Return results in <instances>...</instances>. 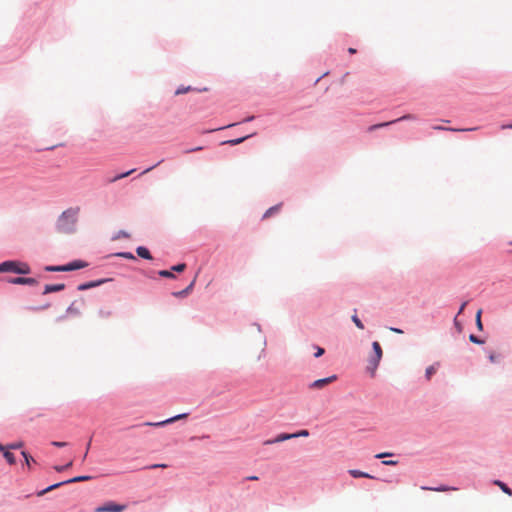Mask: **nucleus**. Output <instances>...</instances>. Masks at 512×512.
Wrapping results in <instances>:
<instances>
[{
    "label": "nucleus",
    "instance_id": "22",
    "mask_svg": "<svg viewBox=\"0 0 512 512\" xmlns=\"http://www.w3.org/2000/svg\"><path fill=\"white\" fill-rule=\"evenodd\" d=\"M134 171H135V169H132V170L127 171V172H125V173L119 174V175L115 176L114 178H112V179L110 180V182H116V181H118V180H120V179H122V178H125V177H127V176L131 175Z\"/></svg>",
    "mask_w": 512,
    "mask_h": 512
},
{
    "label": "nucleus",
    "instance_id": "47",
    "mask_svg": "<svg viewBox=\"0 0 512 512\" xmlns=\"http://www.w3.org/2000/svg\"><path fill=\"white\" fill-rule=\"evenodd\" d=\"M512 129V124H508V125H502L501 126V129Z\"/></svg>",
    "mask_w": 512,
    "mask_h": 512
},
{
    "label": "nucleus",
    "instance_id": "14",
    "mask_svg": "<svg viewBox=\"0 0 512 512\" xmlns=\"http://www.w3.org/2000/svg\"><path fill=\"white\" fill-rule=\"evenodd\" d=\"M136 253L141 258H144V259H147V260H151L152 259V255L150 254L149 250L146 247L139 246L136 249Z\"/></svg>",
    "mask_w": 512,
    "mask_h": 512
},
{
    "label": "nucleus",
    "instance_id": "29",
    "mask_svg": "<svg viewBox=\"0 0 512 512\" xmlns=\"http://www.w3.org/2000/svg\"><path fill=\"white\" fill-rule=\"evenodd\" d=\"M352 321L355 323V325H356L359 329H364V325H363V323L361 322V320L357 317V315H353V316H352Z\"/></svg>",
    "mask_w": 512,
    "mask_h": 512
},
{
    "label": "nucleus",
    "instance_id": "20",
    "mask_svg": "<svg viewBox=\"0 0 512 512\" xmlns=\"http://www.w3.org/2000/svg\"><path fill=\"white\" fill-rule=\"evenodd\" d=\"M3 456H4V458L6 459V461H7L10 465L15 464V462H16L15 456H14V454H13V453H11L9 450L4 451Z\"/></svg>",
    "mask_w": 512,
    "mask_h": 512
},
{
    "label": "nucleus",
    "instance_id": "18",
    "mask_svg": "<svg viewBox=\"0 0 512 512\" xmlns=\"http://www.w3.org/2000/svg\"><path fill=\"white\" fill-rule=\"evenodd\" d=\"M280 208H281V204H277L273 207H270L263 215V218L266 219V218H269L270 216H272L273 214L277 213L280 211Z\"/></svg>",
    "mask_w": 512,
    "mask_h": 512
},
{
    "label": "nucleus",
    "instance_id": "16",
    "mask_svg": "<svg viewBox=\"0 0 512 512\" xmlns=\"http://www.w3.org/2000/svg\"><path fill=\"white\" fill-rule=\"evenodd\" d=\"M349 474L354 477V478H360V477H364V478H370V479H373L374 476L366 473V472H362L360 470H356V469H351L349 470Z\"/></svg>",
    "mask_w": 512,
    "mask_h": 512
},
{
    "label": "nucleus",
    "instance_id": "38",
    "mask_svg": "<svg viewBox=\"0 0 512 512\" xmlns=\"http://www.w3.org/2000/svg\"><path fill=\"white\" fill-rule=\"evenodd\" d=\"M388 456H392V453H388V452L379 453L375 457L378 458V459H381V458L388 457Z\"/></svg>",
    "mask_w": 512,
    "mask_h": 512
},
{
    "label": "nucleus",
    "instance_id": "3",
    "mask_svg": "<svg viewBox=\"0 0 512 512\" xmlns=\"http://www.w3.org/2000/svg\"><path fill=\"white\" fill-rule=\"evenodd\" d=\"M2 272H12L25 275L30 273V267L25 262L9 260L0 264V273Z\"/></svg>",
    "mask_w": 512,
    "mask_h": 512
},
{
    "label": "nucleus",
    "instance_id": "8",
    "mask_svg": "<svg viewBox=\"0 0 512 512\" xmlns=\"http://www.w3.org/2000/svg\"><path fill=\"white\" fill-rule=\"evenodd\" d=\"M406 119H414V116L413 115H405L403 117H400L396 120H392V121H388V122H383V123H379V124H375V125H371L370 127H368V132H372L376 129H379V128H382V127H386V126H389L393 123H396L398 121H402V120H406Z\"/></svg>",
    "mask_w": 512,
    "mask_h": 512
},
{
    "label": "nucleus",
    "instance_id": "23",
    "mask_svg": "<svg viewBox=\"0 0 512 512\" xmlns=\"http://www.w3.org/2000/svg\"><path fill=\"white\" fill-rule=\"evenodd\" d=\"M115 256L126 258V259H131V260L136 259L135 256L130 252H119V253H116Z\"/></svg>",
    "mask_w": 512,
    "mask_h": 512
},
{
    "label": "nucleus",
    "instance_id": "30",
    "mask_svg": "<svg viewBox=\"0 0 512 512\" xmlns=\"http://www.w3.org/2000/svg\"><path fill=\"white\" fill-rule=\"evenodd\" d=\"M22 456L24 457L26 464L30 467V462H34V459L25 451L22 452Z\"/></svg>",
    "mask_w": 512,
    "mask_h": 512
},
{
    "label": "nucleus",
    "instance_id": "17",
    "mask_svg": "<svg viewBox=\"0 0 512 512\" xmlns=\"http://www.w3.org/2000/svg\"><path fill=\"white\" fill-rule=\"evenodd\" d=\"M252 135L253 134L247 135V136H244V137H241V138H237V139L227 140V141L222 142L221 144L222 145L227 144V145H230V146H235V145H238V144L244 142L246 139H248Z\"/></svg>",
    "mask_w": 512,
    "mask_h": 512
},
{
    "label": "nucleus",
    "instance_id": "13",
    "mask_svg": "<svg viewBox=\"0 0 512 512\" xmlns=\"http://www.w3.org/2000/svg\"><path fill=\"white\" fill-rule=\"evenodd\" d=\"M289 439H293L292 434L281 433L276 438H274L272 440H267L265 442V444L279 443V442H283V441H286V440H289Z\"/></svg>",
    "mask_w": 512,
    "mask_h": 512
},
{
    "label": "nucleus",
    "instance_id": "49",
    "mask_svg": "<svg viewBox=\"0 0 512 512\" xmlns=\"http://www.w3.org/2000/svg\"><path fill=\"white\" fill-rule=\"evenodd\" d=\"M100 314L107 316V317L110 316V312L100 311Z\"/></svg>",
    "mask_w": 512,
    "mask_h": 512
},
{
    "label": "nucleus",
    "instance_id": "4",
    "mask_svg": "<svg viewBox=\"0 0 512 512\" xmlns=\"http://www.w3.org/2000/svg\"><path fill=\"white\" fill-rule=\"evenodd\" d=\"M87 263L82 260H75L66 265L46 266L45 270L49 272H68L87 267Z\"/></svg>",
    "mask_w": 512,
    "mask_h": 512
},
{
    "label": "nucleus",
    "instance_id": "46",
    "mask_svg": "<svg viewBox=\"0 0 512 512\" xmlns=\"http://www.w3.org/2000/svg\"><path fill=\"white\" fill-rule=\"evenodd\" d=\"M246 480L257 481L258 477L257 476H249L246 478Z\"/></svg>",
    "mask_w": 512,
    "mask_h": 512
},
{
    "label": "nucleus",
    "instance_id": "51",
    "mask_svg": "<svg viewBox=\"0 0 512 512\" xmlns=\"http://www.w3.org/2000/svg\"><path fill=\"white\" fill-rule=\"evenodd\" d=\"M234 125H235V124H229V125H227V126H225V127H222L221 129H223V128H229V127H232V126H234Z\"/></svg>",
    "mask_w": 512,
    "mask_h": 512
},
{
    "label": "nucleus",
    "instance_id": "41",
    "mask_svg": "<svg viewBox=\"0 0 512 512\" xmlns=\"http://www.w3.org/2000/svg\"><path fill=\"white\" fill-rule=\"evenodd\" d=\"M157 467L166 468L167 465L166 464H155V465L151 466V468H157Z\"/></svg>",
    "mask_w": 512,
    "mask_h": 512
},
{
    "label": "nucleus",
    "instance_id": "11",
    "mask_svg": "<svg viewBox=\"0 0 512 512\" xmlns=\"http://www.w3.org/2000/svg\"><path fill=\"white\" fill-rule=\"evenodd\" d=\"M64 288H65V285L62 284V283H60V284H48V285L45 286L43 294H49V293H52V292L62 291Z\"/></svg>",
    "mask_w": 512,
    "mask_h": 512
},
{
    "label": "nucleus",
    "instance_id": "19",
    "mask_svg": "<svg viewBox=\"0 0 512 512\" xmlns=\"http://www.w3.org/2000/svg\"><path fill=\"white\" fill-rule=\"evenodd\" d=\"M422 489L423 490L438 491V492H445V491H450V490H456V488H452V487H448V486H440V487H437V488L423 486Z\"/></svg>",
    "mask_w": 512,
    "mask_h": 512
},
{
    "label": "nucleus",
    "instance_id": "43",
    "mask_svg": "<svg viewBox=\"0 0 512 512\" xmlns=\"http://www.w3.org/2000/svg\"><path fill=\"white\" fill-rule=\"evenodd\" d=\"M391 331L395 332V333H398V334H402L403 331L398 329V328H390Z\"/></svg>",
    "mask_w": 512,
    "mask_h": 512
},
{
    "label": "nucleus",
    "instance_id": "24",
    "mask_svg": "<svg viewBox=\"0 0 512 512\" xmlns=\"http://www.w3.org/2000/svg\"><path fill=\"white\" fill-rule=\"evenodd\" d=\"M435 373H436V367H435L434 365L429 366V367L426 369V372H425V375H426L427 380H430V378L432 377V375H434Z\"/></svg>",
    "mask_w": 512,
    "mask_h": 512
},
{
    "label": "nucleus",
    "instance_id": "44",
    "mask_svg": "<svg viewBox=\"0 0 512 512\" xmlns=\"http://www.w3.org/2000/svg\"><path fill=\"white\" fill-rule=\"evenodd\" d=\"M155 167H156V165H154V166H151V167L147 168L146 170H144V171L142 172V174H146V173L150 172V171H151L152 169H154Z\"/></svg>",
    "mask_w": 512,
    "mask_h": 512
},
{
    "label": "nucleus",
    "instance_id": "34",
    "mask_svg": "<svg viewBox=\"0 0 512 512\" xmlns=\"http://www.w3.org/2000/svg\"><path fill=\"white\" fill-rule=\"evenodd\" d=\"M499 359V356L496 355L495 353H490L489 354V360L492 362V363H496Z\"/></svg>",
    "mask_w": 512,
    "mask_h": 512
},
{
    "label": "nucleus",
    "instance_id": "27",
    "mask_svg": "<svg viewBox=\"0 0 512 512\" xmlns=\"http://www.w3.org/2000/svg\"><path fill=\"white\" fill-rule=\"evenodd\" d=\"M186 268V264L185 263H180V264H177L175 266H173L171 268L172 271H175V272H183Z\"/></svg>",
    "mask_w": 512,
    "mask_h": 512
},
{
    "label": "nucleus",
    "instance_id": "45",
    "mask_svg": "<svg viewBox=\"0 0 512 512\" xmlns=\"http://www.w3.org/2000/svg\"><path fill=\"white\" fill-rule=\"evenodd\" d=\"M7 450H8L7 446H4V445H2V444L0 443V452H3V453H4V451H7Z\"/></svg>",
    "mask_w": 512,
    "mask_h": 512
},
{
    "label": "nucleus",
    "instance_id": "6",
    "mask_svg": "<svg viewBox=\"0 0 512 512\" xmlns=\"http://www.w3.org/2000/svg\"><path fill=\"white\" fill-rule=\"evenodd\" d=\"M127 506L124 504H117L115 502L109 501L102 506H98L95 508V512H123L126 510Z\"/></svg>",
    "mask_w": 512,
    "mask_h": 512
},
{
    "label": "nucleus",
    "instance_id": "10",
    "mask_svg": "<svg viewBox=\"0 0 512 512\" xmlns=\"http://www.w3.org/2000/svg\"><path fill=\"white\" fill-rule=\"evenodd\" d=\"M188 416V414L184 413V414H179L177 416H174L170 419H167V420H164V421H161V422H156V423H146V425H149V426H163V425H166L168 423H172V422H175L177 420H180V419H183V418H186Z\"/></svg>",
    "mask_w": 512,
    "mask_h": 512
},
{
    "label": "nucleus",
    "instance_id": "5",
    "mask_svg": "<svg viewBox=\"0 0 512 512\" xmlns=\"http://www.w3.org/2000/svg\"><path fill=\"white\" fill-rule=\"evenodd\" d=\"M92 477L91 476H77V477H74L72 479H69V480H66V481H63V482H60V483H56V484H53L49 487H47L46 489L42 490V491H39L37 493L38 496H43L44 494H46L47 492L49 491H52L64 484H68V483H76V482H83V481H88V480H91Z\"/></svg>",
    "mask_w": 512,
    "mask_h": 512
},
{
    "label": "nucleus",
    "instance_id": "31",
    "mask_svg": "<svg viewBox=\"0 0 512 512\" xmlns=\"http://www.w3.org/2000/svg\"><path fill=\"white\" fill-rule=\"evenodd\" d=\"M72 465H73V462H72V461H70V462H69V463H67L66 465H62V466H55V470H56L57 472H62V471H64L65 469H67V468L71 467Z\"/></svg>",
    "mask_w": 512,
    "mask_h": 512
},
{
    "label": "nucleus",
    "instance_id": "50",
    "mask_svg": "<svg viewBox=\"0 0 512 512\" xmlns=\"http://www.w3.org/2000/svg\"><path fill=\"white\" fill-rule=\"evenodd\" d=\"M253 119H254V116H250V117L246 118L244 121H251Z\"/></svg>",
    "mask_w": 512,
    "mask_h": 512
},
{
    "label": "nucleus",
    "instance_id": "21",
    "mask_svg": "<svg viewBox=\"0 0 512 512\" xmlns=\"http://www.w3.org/2000/svg\"><path fill=\"white\" fill-rule=\"evenodd\" d=\"M494 483H495L497 486H499V487H500V489H501L504 493L508 494L509 496H511V495H512V490H511V489H510V488H509L505 483H503V482H501V481H498V480H497V481H495Z\"/></svg>",
    "mask_w": 512,
    "mask_h": 512
},
{
    "label": "nucleus",
    "instance_id": "32",
    "mask_svg": "<svg viewBox=\"0 0 512 512\" xmlns=\"http://www.w3.org/2000/svg\"><path fill=\"white\" fill-rule=\"evenodd\" d=\"M22 446H23L22 442H16V443L7 445V448H8V450L9 449H20Z\"/></svg>",
    "mask_w": 512,
    "mask_h": 512
},
{
    "label": "nucleus",
    "instance_id": "39",
    "mask_svg": "<svg viewBox=\"0 0 512 512\" xmlns=\"http://www.w3.org/2000/svg\"><path fill=\"white\" fill-rule=\"evenodd\" d=\"M324 349L321 347H317V352L315 353V357H320L324 354Z\"/></svg>",
    "mask_w": 512,
    "mask_h": 512
},
{
    "label": "nucleus",
    "instance_id": "33",
    "mask_svg": "<svg viewBox=\"0 0 512 512\" xmlns=\"http://www.w3.org/2000/svg\"><path fill=\"white\" fill-rule=\"evenodd\" d=\"M469 340H470L471 342H473V343H476V344H482V343H483V341H482V340H480L477 336H475V335H473V334H471V335L469 336Z\"/></svg>",
    "mask_w": 512,
    "mask_h": 512
},
{
    "label": "nucleus",
    "instance_id": "28",
    "mask_svg": "<svg viewBox=\"0 0 512 512\" xmlns=\"http://www.w3.org/2000/svg\"><path fill=\"white\" fill-rule=\"evenodd\" d=\"M309 435L308 430H300L299 432L292 433L293 438L297 437H307Z\"/></svg>",
    "mask_w": 512,
    "mask_h": 512
},
{
    "label": "nucleus",
    "instance_id": "35",
    "mask_svg": "<svg viewBox=\"0 0 512 512\" xmlns=\"http://www.w3.org/2000/svg\"><path fill=\"white\" fill-rule=\"evenodd\" d=\"M51 444L58 448L65 447L67 445L66 442H60V441H53Z\"/></svg>",
    "mask_w": 512,
    "mask_h": 512
},
{
    "label": "nucleus",
    "instance_id": "7",
    "mask_svg": "<svg viewBox=\"0 0 512 512\" xmlns=\"http://www.w3.org/2000/svg\"><path fill=\"white\" fill-rule=\"evenodd\" d=\"M336 379H337L336 375H332V376L327 377V378L318 379V380H315L314 382H312L309 385V388L310 389H323L325 386H327L330 383L336 381Z\"/></svg>",
    "mask_w": 512,
    "mask_h": 512
},
{
    "label": "nucleus",
    "instance_id": "40",
    "mask_svg": "<svg viewBox=\"0 0 512 512\" xmlns=\"http://www.w3.org/2000/svg\"><path fill=\"white\" fill-rule=\"evenodd\" d=\"M466 305H467V302H464V303L461 305V307H460V309H459V311H458V314H461V313L464 311V309H465Z\"/></svg>",
    "mask_w": 512,
    "mask_h": 512
},
{
    "label": "nucleus",
    "instance_id": "25",
    "mask_svg": "<svg viewBox=\"0 0 512 512\" xmlns=\"http://www.w3.org/2000/svg\"><path fill=\"white\" fill-rule=\"evenodd\" d=\"M158 274L161 276V277H164V278H175L174 274H173V271H169V270H160L158 272Z\"/></svg>",
    "mask_w": 512,
    "mask_h": 512
},
{
    "label": "nucleus",
    "instance_id": "42",
    "mask_svg": "<svg viewBox=\"0 0 512 512\" xmlns=\"http://www.w3.org/2000/svg\"><path fill=\"white\" fill-rule=\"evenodd\" d=\"M201 149H202V147H195L193 149L187 150L186 153H190V152H194V151H199Z\"/></svg>",
    "mask_w": 512,
    "mask_h": 512
},
{
    "label": "nucleus",
    "instance_id": "15",
    "mask_svg": "<svg viewBox=\"0 0 512 512\" xmlns=\"http://www.w3.org/2000/svg\"><path fill=\"white\" fill-rule=\"evenodd\" d=\"M106 281L107 280L102 279V280H98V281L88 282V283H85V284H81L78 287V289L79 290H86V289H89V288H93V287L99 286V285L105 283Z\"/></svg>",
    "mask_w": 512,
    "mask_h": 512
},
{
    "label": "nucleus",
    "instance_id": "37",
    "mask_svg": "<svg viewBox=\"0 0 512 512\" xmlns=\"http://www.w3.org/2000/svg\"><path fill=\"white\" fill-rule=\"evenodd\" d=\"M382 464L387 465V466H395L397 464V461H394V460H384V461H382Z\"/></svg>",
    "mask_w": 512,
    "mask_h": 512
},
{
    "label": "nucleus",
    "instance_id": "1",
    "mask_svg": "<svg viewBox=\"0 0 512 512\" xmlns=\"http://www.w3.org/2000/svg\"><path fill=\"white\" fill-rule=\"evenodd\" d=\"M79 211L78 207L63 211L57 220V229L62 233H71L77 222Z\"/></svg>",
    "mask_w": 512,
    "mask_h": 512
},
{
    "label": "nucleus",
    "instance_id": "9",
    "mask_svg": "<svg viewBox=\"0 0 512 512\" xmlns=\"http://www.w3.org/2000/svg\"><path fill=\"white\" fill-rule=\"evenodd\" d=\"M11 284H17V285H30L34 286L38 284V281L35 278H26V277H17V278H10L8 280Z\"/></svg>",
    "mask_w": 512,
    "mask_h": 512
},
{
    "label": "nucleus",
    "instance_id": "2",
    "mask_svg": "<svg viewBox=\"0 0 512 512\" xmlns=\"http://www.w3.org/2000/svg\"><path fill=\"white\" fill-rule=\"evenodd\" d=\"M373 352L368 358V365L366 367L371 377H374L376 374V370L381 361L383 351L379 342L375 341L372 343Z\"/></svg>",
    "mask_w": 512,
    "mask_h": 512
},
{
    "label": "nucleus",
    "instance_id": "12",
    "mask_svg": "<svg viewBox=\"0 0 512 512\" xmlns=\"http://www.w3.org/2000/svg\"><path fill=\"white\" fill-rule=\"evenodd\" d=\"M195 284V279L184 289L178 292H173L172 295L176 298L186 297L193 289Z\"/></svg>",
    "mask_w": 512,
    "mask_h": 512
},
{
    "label": "nucleus",
    "instance_id": "26",
    "mask_svg": "<svg viewBox=\"0 0 512 512\" xmlns=\"http://www.w3.org/2000/svg\"><path fill=\"white\" fill-rule=\"evenodd\" d=\"M481 314H482V309H479L476 313V325L479 330L483 329V325H482V321H481Z\"/></svg>",
    "mask_w": 512,
    "mask_h": 512
},
{
    "label": "nucleus",
    "instance_id": "48",
    "mask_svg": "<svg viewBox=\"0 0 512 512\" xmlns=\"http://www.w3.org/2000/svg\"><path fill=\"white\" fill-rule=\"evenodd\" d=\"M348 52H349L350 54H355V53H356V49H354V48H349V49H348Z\"/></svg>",
    "mask_w": 512,
    "mask_h": 512
},
{
    "label": "nucleus",
    "instance_id": "36",
    "mask_svg": "<svg viewBox=\"0 0 512 512\" xmlns=\"http://www.w3.org/2000/svg\"><path fill=\"white\" fill-rule=\"evenodd\" d=\"M188 91H190V87L179 88V89L176 90V95L184 94V93H186Z\"/></svg>",
    "mask_w": 512,
    "mask_h": 512
}]
</instances>
